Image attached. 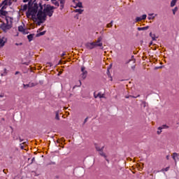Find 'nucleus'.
Masks as SVG:
<instances>
[{
  "instance_id": "nucleus-37",
  "label": "nucleus",
  "mask_w": 179,
  "mask_h": 179,
  "mask_svg": "<svg viewBox=\"0 0 179 179\" xmlns=\"http://www.w3.org/2000/svg\"><path fill=\"white\" fill-rule=\"evenodd\" d=\"M142 104H143V107L145 108V107H146V105H147L148 103H146V101H143V102H142Z\"/></svg>"
},
{
  "instance_id": "nucleus-27",
  "label": "nucleus",
  "mask_w": 179,
  "mask_h": 179,
  "mask_svg": "<svg viewBox=\"0 0 179 179\" xmlns=\"http://www.w3.org/2000/svg\"><path fill=\"white\" fill-rule=\"evenodd\" d=\"M29 87H34V86H36L37 84L34 83H29Z\"/></svg>"
},
{
  "instance_id": "nucleus-44",
  "label": "nucleus",
  "mask_w": 179,
  "mask_h": 179,
  "mask_svg": "<svg viewBox=\"0 0 179 179\" xmlns=\"http://www.w3.org/2000/svg\"><path fill=\"white\" fill-rule=\"evenodd\" d=\"M9 2V6L12 5V2H10L11 0H7Z\"/></svg>"
},
{
  "instance_id": "nucleus-17",
  "label": "nucleus",
  "mask_w": 179,
  "mask_h": 179,
  "mask_svg": "<svg viewBox=\"0 0 179 179\" xmlns=\"http://www.w3.org/2000/svg\"><path fill=\"white\" fill-rule=\"evenodd\" d=\"M137 97H141V95L138 94L137 96H134L132 95H129V96H126L125 99H130V98H131V99H137Z\"/></svg>"
},
{
  "instance_id": "nucleus-4",
  "label": "nucleus",
  "mask_w": 179,
  "mask_h": 179,
  "mask_svg": "<svg viewBox=\"0 0 179 179\" xmlns=\"http://www.w3.org/2000/svg\"><path fill=\"white\" fill-rule=\"evenodd\" d=\"M7 23L3 22L1 24V29H2L3 31H8V30H10L12 29V26L8 23V20H6Z\"/></svg>"
},
{
  "instance_id": "nucleus-29",
  "label": "nucleus",
  "mask_w": 179,
  "mask_h": 179,
  "mask_svg": "<svg viewBox=\"0 0 179 179\" xmlns=\"http://www.w3.org/2000/svg\"><path fill=\"white\" fill-rule=\"evenodd\" d=\"M146 17H147L146 14H144V15H142L141 20H146Z\"/></svg>"
},
{
  "instance_id": "nucleus-45",
  "label": "nucleus",
  "mask_w": 179,
  "mask_h": 179,
  "mask_svg": "<svg viewBox=\"0 0 179 179\" xmlns=\"http://www.w3.org/2000/svg\"><path fill=\"white\" fill-rule=\"evenodd\" d=\"M170 159V156L167 155L166 156V160H169Z\"/></svg>"
},
{
  "instance_id": "nucleus-47",
  "label": "nucleus",
  "mask_w": 179,
  "mask_h": 179,
  "mask_svg": "<svg viewBox=\"0 0 179 179\" xmlns=\"http://www.w3.org/2000/svg\"><path fill=\"white\" fill-rule=\"evenodd\" d=\"M131 69H135V66H132Z\"/></svg>"
},
{
  "instance_id": "nucleus-31",
  "label": "nucleus",
  "mask_w": 179,
  "mask_h": 179,
  "mask_svg": "<svg viewBox=\"0 0 179 179\" xmlns=\"http://www.w3.org/2000/svg\"><path fill=\"white\" fill-rule=\"evenodd\" d=\"M177 10H178V8L177 7H176L174 9H173V15H176V13L177 12Z\"/></svg>"
},
{
  "instance_id": "nucleus-50",
  "label": "nucleus",
  "mask_w": 179,
  "mask_h": 179,
  "mask_svg": "<svg viewBox=\"0 0 179 179\" xmlns=\"http://www.w3.org/2000/svg\"><path fill=\"white\" fill-rule=\"evenodd\" d=\"M76 1L77 2H79V0H73V2H76Z\"/></svg>"
},
{
  "instance_id": "nucleus-19",
  "label": "nucleus",
  "mask_w": 179,
  "mask_h": 179,
  "mask_svg": "<svg viewBox=\"0 0 179 179\" xmlns=\"http://www.w3.org/2000/svg\"><path fill=\"white\" fill-rule=\"evenodd\" d=\"M51 2L53 5H55V6H59V3L57 1V0H51Z\"/></svg>"
},
{
  "instance_id": "nucleus-41",
  "label": "nucleus",
  "mask_w": 179,
  "mask_h": 179,
  "mask_svg": "<svg viewBox=\"0 0 179 179\" xmlns=\"http://www.w3.org/2000/svg\"><path fill=\"white\" fill-rule=\"evenodd\" d=\"M87 120H88V117H86L84 120V124H86V122H87Z\"/></svg>"
},
{
  "instance_id": "nucleus-49",
  "label": "nucleus",
  "mask_w": 179,
  "mask_h": 179,
  "mask_svg": "<svg viewBox=\"0 0 179 179\" xmlns=\"http://www.w3.org/2000/svg\"><path fill=\"white\" fill-rule=\"evenodd\" d=\"M2 6H3V4L1 3H0V8H2Z\"/></svg>"
},
{
  "instance_id": "nucleus-20",
  "label": "nucleus",
  "mask_w": 179,
  "mask_h": 179,
  "mask_svg": "<svg viewBox=\"0 0 179 179\" xmlns=\"http://www.w3.org/2000/svg\"><path fill=\"white\" fill-rule=\"evenodd\" d=\"M176 3H177V0H172L171 2V7L173 8L176 6Z\"/></svg>"
},
{
  "instance_id": "nucleus-9",
  "label": "nucleus",
  "mask_w": 179,
  "mask_h": 179,
  "mask_svg": "<svg viewBox=\"0 0 179 179\" xmlns=\"http://www.w3.org/2000/svg\"><path fill=\"white\" fill-rule=\"evenodd\" d=\"M95 149L97 150V152H101L102 150H104V146L100 148L99 145L95 144Z\"/></svg>"
},
{
  "instance_id": "nucleus-7",
  "label": "nucleus",
  "mask_w": 179,
  "mask_h": 179,
  "mask_svg": "<svg viewBox=\"0 0 179 179\" xmlns=\"http://www.w3.org/2000/svg\"><path fill=\"white\" fill-rule=\"evenodd\" d=\"M172 159L174 160L175 164H177V160H179L178 153H177V152H173V153L172 154Z\"/></svg>"
},
{
  "instance_id": "nucleus-13",
  "label": "nucleus",
  "mask_w": 179,
  "mask_h": 179,
  "mask_svg": "<svg viewBox=\"0 0 179 179\" xmlns=\"http://www.w3.org/2000/svg\"><path fill=\"white\" fill-rule=\"evenodd\" d=\"M83 9L78 8V9H76L74 10L75 13H78L79 15H82V13H83Z\"/></svg>"
},
{
  "instance_id": "nucleus-8",
  "label": "nucleus",
  "mask_w": 179,
  "mask_h": 179,
  "mask_svg": "<svg viewBox=\"0 0 179 179\" xmlns=\"http://www.w3.org/2000/svg\"><path fill=\"white\" fill-rule=\"evenodd\" d=\"M94 97L95 99H97V97H99V99H104V95L103 94H101V92H99L96 95V92H94Z\"/></svg>"
},
{
  "instance_id": "nucleus-21",
  "label": "nucleus",
  "mask_w": 179,
  "mask_h": 179,
  "mask_svg": "<svg viewBox=\"0 0 179 179\" xmlns=\"http://www.w3.org/2000/svg\"><path fill=\"white\" fill-rule=\"evenodd\" d=\"M18 31H20L21 33H24V28L23 26L18 27Z\"/></svg>"
},
{
  "instance_id": "nucleus-40",
  "label": "nucleus",
  "mask_w": 179,
  "mask_h": 179,
  "mask_svg": "<svg viewBox=\"0 0 179 179\" xmlns=\"http://www.w3.org/2000/svg\"><path fill=\"white\" fill-rule=\"evenodd\" d=\"M15 45H23V43H16Z\"/></svg>"
},
{
  "instance_id": "nucleus-1",
  "label": "nucleus",
  "mask_w": 179,
  "mask_h": 179,
  "mask_svg": "<svg viewBox=\"0 0 179 179\" xmlns=\"http://www.w3.org/2000/svg\"><path fill=\"white\" fill-rule=\"evenodd\" d=\"M27 16L28 17L31 16L33 20H37L38 19V20H39L38 22V26H40L41 23H44L47 20V15L44 10H43V5L41 3H37L36 0L32 2L31 7H29Z\"/></svg>"
},
{
  "instance_id": "nucleus-55",
  "label": "nucleus",
  "mask_w": 179,
  "mask_h": 179,
  "mask_svg": "<svg viewBox=\"0 0 179 179\" xmlns=\"http://www.w3.org/2000/svg\"><path fill=\"white\" fill-rule=\"evenodd\" d=\"M45 1H49V0H45Z\"/></svg>"
},
{
  "instance_id": "nucleus-26",
  "label": "nucleus",
  "mask_w": 179,
  "mask_h": 179,
  "mask_svg": "<svg viewBox=\"0 0 179 179\" xmlns=\"http://www.w3.org/2000/svg\"><path fill=\"white\" fill-rule=\"evenodd\" d=\"M1 4L3 6V5L8 6V5H9V1L8 0H4L3 1H2Z\"/></svg>"
},
{
  "instance_id": "nucleus-2",
  "label": "nucleus",
  "mask_w": 179,
  "mask_h": 179,
  "mask_svg": "<svg viewBox=\"0 0 179 179\" xmlns=\"http://www.w3.org/2000/svg\"><path fill=\"white\" fill-rule=\"evenodd\" d=\"M54 9H55V7L50 4H47V5L45 4L43 12H45V14L46 15V16H49V17H51L52 15H54Z\"/></svg>"
},
{
  "instance_id": "nucleus-22",
  "label": "nucleus",
  "mask_w": 179,
  "mask_h": 179,
  "mask_svg": "<svg viewBox=\"0 0 179 179\" xmlns=\"http://www.w3.org/2000/svg\"><path fill=\"white\" fill-rule=\"evenodd\" d=\"M99 155L100 156H102V157H104L105 159L107 158V155H106V153H104V152L102 151H99Z\"/></svg>"
},
{
  "instance_id": "nucleus-39",
  "label": "nucleus",
  "mask_w": 179,
  "mask_h": 179,
  "mask_svg": "<svg viewBox=\"0 0 179 179\" xmlns=\"http://www.w3.org/2000/svg\"><path fill=\"white\" fill-rule=\"evenodd\" d=\"M44 34H45V31H42L39 33V36H44Z\"/></svg>"
},
{
  "instance_id": "nucleus-43",
  "label": "nucleus",
  "mask_w": 179,
  "mask_h": 179,
  "mask_svg": "<svg viewBox=\"0 0 179 179\" xmlns=\"http://www.w3.org/2000/svg\"><path fill=\"white\" fill-rule=\"evenodd\" d=\"M157 133L158 135H160V134H162V130L157 131Z\"/></svg>"
},
{
  "instance_id": "nucleus-30",
  "label": "nucleus",
  "mask_w": 179,
  "mask_h": 179,
  "mask_svg": "<svg viewBox=\"0 0 179 179\" xmlns=\"http://www.w3.org/2000/svg\"><path fill=\"white\" fill-rule=\"evenodd\" d=\"M113 21H111L110 23L108 24L106 26L107 27H113Z\"/></svg>"
},
{
  "instance_id": "nucleus-11",
  "label": "nucleus",
  "mask_w": 179,
  "mask_h": 179,
  "mask_svg": "<svg viewBox=\"0 0 179 179\" xmlns=\"http://www.w3.org/2000/svg\"><path fill=\"white\" fill-rule=\"evenodd\" d=\"M8 15V11L0 9V16H6Z\"/></svg>"
},
{
  "instance_id": "nucleus-18",
  "label": "nucleus",
  "mask_w": 179,
  "mask_h": 179,
  "mask_svg": "<svg viewBox=\"0 0 179 179\" xmlns=\"http://www.w3.org/2000/svg\"><path fill=\"white\" fill-rule=\"evenodd\" d=\"M150 37L152 38V41H156V35L155 34H153L151 33H150Z\"/></svg>"
},
{
  "instance_id": "nucleus-16",
  "label": "nucleus",
  "mask_w": 179,
  "mask_h": 179,
  "mask_svg": "<svg viewBox=\"0 0 179 179\" xmlns=\"http://www.w3.org/2000/svg\"><path fill=\"white\" fill-rule=\"evenodd\" d=\"M60 2V9L62 10L64 6L65 5V0H59Z\"/></svg>"
},
{
  "instance_id": "nucleus-25",
  "label": "nucleus",
  "mask_w": 179,
  "mask_h": 179,
  "mask_svg": "<svg viewBox=\"0 0 179 179\" xmlns=\"http://www.w3.org/2000/svg\"><path fill=\"white\" fill-rule=\"evenodd\" d=\"M148 20H153V19H155V16H153V13L152 14H148ZM153 16V17H152Z\"/></svg>"
},
{
  "instance_id": "nucleus-3",
  "label": "nucleus",
  "mask_w": 179,
  "mask_h": 179,
  "mask_svg": "<svg viewBox=\"0 0 179 179\" xmlns=\"http://www.w3.org/2000/svg\"><path fill=\"white\" fill-rule=\"evenodd\" d=\"M85 47L87 50H93L96 48V47H103V43H99V45H97L94 42H87L85 43Z\"/></svg>"
},
{
  "instance_id": "nucleus-34",
  "label": "nucleus",
  "mask_w": 179,
  "mask_h": 179,
  "mask_svg": "<svg viewBox=\"0 0 179 179\" xmlns=\"http://www.w3.org/2000/svg\"><path fill=\"white\" fill-rule=\"evenodd\" d=\"M169 170H170V167H169V166H168V167H166V168H165V169H163L162 170V171H169Z\"/></svg>"
},
{
  "instance_id": "nucleus-53",
  "label": "nucleus",
  "mask_w": 179,
  "mask_h": 179,
  "mask_svg": "<svg viewBox=\"0 0 179 179\" xmlns=\"http://www.w3.org/2000/svg\"><path fill=\"white\" fill-rule=\"evenodd\" d=\"M17 139H19V138H15V141H17Z\"/></svg>"
},
{
  "instance_id": "nucleus-28",
  "label": "nucleus",
  "mask_w": 179,
  "mask_h": 179,
  "mask_svg": "<svg viewBox=\"0 0 179 179\" xmlns=\"http://www.w3.org/2000/svg\"><path fill=\"white\" fill-rule=\"evenodd\" d=\"M23 2L26 3V2H29V5H30V3H31V2L33 1V0H22Z\"/></svg>"
},
{
  "instance_id": "nucleus-24",
  "label": "nucleus",
  "mask_w": 179,
  "mask_h": 179,
  "mask_svg": "<svg viewBox=\"0 0 179 179\" xmlns=\"http://www.w3.org/2000/svg\"><path fill=\"white\" fill-rule=\"evenodd\" d=\"M76 8H83V5L82 4V2L78 1L76 4Z\"/></svg>"
},
{
  "instance_id": "nucleus-48",
  "label": "nucleus",
  "mask_w": 179,
  "mask_h": 179,
  "mask_svg": "<svg viewBox=\"0 0 179 179\" xmlns=\"http://www.w3.org/2000/svg\"><path fill=\"white\" fill-rule=\"evenodd\" d=\"M18 73H19V71H16L15 75H18Z\"/></svg>"
},
{
  "instance_id": "nucleus-14",
  "label": "nucleus",
  "mask_w": 179,
  "mask_h": 179,
  "mask_svg": "<svg viewBox=\"0 0 179 179\" xmlns=\"http://www.w3.org/2000/svg\"><path fill=\"white\" fill-rule=\"evenodd\" d=\"M34 38V34H31L27 36V38H28L29 42L32 41Z\"/></svg>"
},
{
  "instance_id": "nucleus-12",
  "label": "nucleus",
  "mask_w": 179,
  "mask_h": 179,
  "mask_svg": "<svg viewBox=\"0 0 179 179\" xmlns=\"http://www.w3.org/2000/svg\"><path fill=\"white\" fill-rule=\"evenodd\" d=\"M169 126L166 124H163L162 126L158 127L159 131H162V129H168Z\"/></svg>"
},
{
  "instance_id": "nucleus-46",
  "label": "nucleus",
  "mask_w": 179,
  "mask_h": 179,
  "mask_svg": "<svg viewBox=\"0 0 179 179\" xmlns=\"http://www.w3.org/2000/svg\"><path fill=\"white\" fill-rule=\"evenodd\" d=\"M18 139H20V142H23V139H21L20 137Z\"/></svg>"
},
{
  "instance_id": "nucleus-36",
  "label": "nucleus",
  "mask_w": 179,
  "mask_h": 179,
  "mask_svg": "<svg viewBox=\"0 0 179 179\" xmlns=\"http://www.w3.org/2000/svg\"><path fill=\"white\" fill-rule=\"evenodd\" d=\"M23 10H27V4H24V6H23Z\"/></svg>"
},
{
  "instance_id": "nucleus-6",
  "label": "nucleus",
  "mask_w": 179,
  "mask_h": 179,
  "mask_svg": "<svg viewBox=\"0 0 179 179\" xmlns=\"http://www.w3.org/2000/svg\"><path fill=\"white\" fill-rule=\"evenodd\" d=\"M7 39L5 37L0 38V48H2L3 45H5V43H6Z\"/></svg>"
},
{
  "instance_id": "nucleus-15",
  "label": "nucleus",
  "mask_w": 179,
  "mask_h": 179,
  "mask_svg": "<svg viewBox=\"0 0 179 179\" xmlns=\"http://www.w3.org/2000/svg\"><path fill=\"white\" fill-rule=\"evenodd\" d=\"M148 29H149V26L143 27H138L137 30H138V31H142V30H148Z\"/></svg>"
},
{
  "instance_id": "nucleus-38",
  "label": "nucleus",
  "mask_w": 179,
  "mask_h": 179,
  "mask_svg": "<svg viewBox=\"0 0 179 179\" xmlns=\"http://www.w3.org/2000/svg\"><path fill=\"white\" fill-rule=\"evenodd\" d=\"M47 65L48 66H50V67L53 66V64L51 62H48Z\"/></svg>"
},
{
  "instance_id": "nucleus-33",
  "label": "nucleus",
  "mask_w": 179,
  "mask_h": 179,
  "mask_svg": "<svg viewBox=\"0 0 179 179\" xmlns=\"http://www.w3.org/2000/svg\"><path fill=\"white\" fill-rule=\"evenodd\" d=\"M24 89H27V87H30L29 84H23Z\"/></svg>"
},
{
  "instance_id": "nucleus-51",
  "label": "nucleus",
  "mask_w": 179,
  "mask_h": 179,
  "mask_svg": "<svg viewBox=\"0 0 179 179\" xmlns=\"http://www.w3.org/2000/svg\"><path fill=\"white\" fill-rule=\"evenodd\" d=\"M79 82H80V86H81L82 85V82H80V80H79Z\"/></svg>"
},
{
  "instance_id": "nucleus-52",
  "label": "nucleus",
  "mask_w": 179,
  "mask_h": 179,
  "mask_svg": "<svg viewBox=\"0 0 179 179\" xmlns=\"http://www.w3.org/2000/svg\"><path fill=\"white\" fill-rule=\"evenodd\" d=\"M0 97H1V98L3 97V95H0Z\"/></svg>"
},
{
  "instance_id": "nucleus-32",
  "label": "nucleus",
  "mask_w": 179,
  "mask_h": 179,
  "mask_svg": "<svg viewBox=\"0 0 179 179\" xmlns=\"http://www.w3.org/2000/svg\"><path fill=\"white\" fill-rule=\"evenodd\" d=\"M141 20H142V17H137L136 18V22H141Z\"/></svg>"
},
{
  "instance_id": "nucleus-42",
  "label": "nucleus",
  "mask_w": 179,
  "mask_h": 179,
  "mask_svg": "<svg viewBox=\"0 0 179 179\" xmlns=\"http://www.w3.org/2000/svg\"><path fill=\"white\" fill-rule=\"evenodd\" d=\"M65 55H66V53L63 52V53L62 54L61 57H65Z\"/></svg>"
},
{
  "instance_id": "nucleus-35",
  "label": "nucleus",
  "mask_w": 179,
  "mask_h": 179,
  "mask_svg": "<svg viewBox=\"0 0 179 179\" xmlns=\"http://www.w3.org/2000/svg\"><path fill=\"white\" fill-rule=\"evenodd\" d=\"M6 8H8V6H6V5H3V6H1V9H2V10H5V9H6Z\"/></svg>"
},
{
  "instance_id": "nucleus-10",
  "label": "nucleus",
  "mask_w": 179,
  "mask_h": 179,
  "mask_svg": "<svg viewBox=\"0 0 179 179\" xmlns=\"http://www.w3.org/2000/svg\"><path fill=\"white\" fill-rule=\"evenodd\" d=\"M101 40H103V38H101V36H100L97 38V41H94V43H95L96 44V45H99V44H103V43H101Z\"/></svg>"
},
{
  "instance_id": "nucleus-5",
  "label": "nucleus",
  "mask_w": 179,
  "mask_h": 179,
  "mask_svg": "<svg viewBox=\"0 0 179 179\" xmlns=\"http://www.w3.org/2000/svg\"><path fill=\"white\" fill-rule=\"evenodd\" d=\"M85 69L86 68L84 66H81V77L83 79H86V77L87 76V71Z\"/></svg>"
},
{
  "instance_id": "nucleus-23",
  "label": "nucleus",
  "mask_w": 179,
  "mask_h": 179,
  "mask_svg": "<svg viewBox=\"0 0 179 179\" xmlns=\"http://www.w3.org/2000/svg\"><path fill=\"white\" fill-rule=\"evenodd\" d=\"M55 114H56L55 120H57L58 121H59V111H56Z\"/></svg>"
},
{
  "instance_id": "nucleus-54",
  "label": "nucleus",
  "mask_w": 179,
  "mask_h": 179,
  "mask_svg": "<svg viewBox=\"0 0 179 179\" xmlns=\"http://www.w3.org/2000/svg\"><path fill=\"white\" fill-rule=\"evenodd\" d=\"M21 149H23V146H21Z\"/></svg>"
}]
</instances>
